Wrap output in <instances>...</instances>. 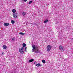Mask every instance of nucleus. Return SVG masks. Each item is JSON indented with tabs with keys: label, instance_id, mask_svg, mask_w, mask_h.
I'll use <instances>...</instances> for the list:
<instances>
[{
	"label": "nucleus",
	"instance_id": "f257e3e1",
	"mask_svg": "<svg viewBox=\"0 0 73 73\" xmlns=\"http://www.w3.org/2000/svg\"><path fill=\"white\" fill-rule=\"evenodd\" d=\"M32 46L33 47V49L32 50V52H33V51H34V50H36V53H39L40 51H38V50H37V48H38V46H37L33 44L32 45Z\"/></svg>",
	"mask_w": 73,
	"mask_h": 73
},
{
	"label": "nucleus",
	"instance_id": "f03ea898",
	"mask_svg": "<svg viewBox=\"0 0 73 73\" xmlns=\"http://www.w3.org/2000/svg\"><path fill=\"white\" fill-rule=\"evenodd\" d=\"M52 48V46L50 45H48L47 46V50L48 52L50 50L51 48Z\"/></svg>",
	"mask_w": 73,
	"mask_h": 73
},
{
	"label": "nucleus",
	"instance_id": "7ed1b4c3",
	"mask_svg": "<svg viewBox=\"0 0 73 73\" xmlns=\"http://www.w3.org/2000/svg\"><path fill=\"white\" fill-rule=\"evenodd\" d=\"M13 16L14 19H17V17H18V16L17 15V13H14L13 14Z\"/></svg>",
	"mask_w": 73,
	"mask_h": 73
},
{
	"label": "nucleus",
	"instance_id": "20e7f679",
	"mask_svg": "<svg viewBox=\"0 0 73 73\" xmlns=\"http://www.w3.org/2000/svg\"><path fill=\"white\" fill-rule=\"evenodd\" d=\"M59 48L60 50H63V51L65 50V49L64 48V46L60 45L59 46Z\"/></svg>",
	"mask_w": 73,
	"mask_h": 73
},
{
	"label": "nucleus",
	"instance_id": "39448f33",
	"mask_svg": "<svg viewBox=\"0 0 73 73\" xmlns=\"http://www.w3.org/2000/svg\"><path fill=\"white\" fill-rule=\"evenodd\" d=\"M4 25L5 27H7V26H8V25H9V23H5L4 24Z\"/></svg>",
	"mask_w": 73,
	"mask_h": 73
},
{
	"label": "nucleus",
	"instance_id": "423d86ee",
	"mask_svg": "<svg viewBox=\"0 0 73 73\" xmlns=\"http://www.w3.org/2000/svg\"><path fill=\"white\" fill-rule=\"evenodd\" d=\"M16 39V38L15 37H13L11 39L12 41H15V40Z\"/></svg>",
	"mask_w": 73,
	"mask_h": 73
},
{
	"label": "nucleus",
	"instance_id": "0eeeda50",
	"mask_svg": "<svg viewBox=\"0 0 73 73\" xmlns=\"http://www.w3.org/2000/svg\"><path fill=\"white\" fill-rule=\"evenodd\" d=\"M42 64H40V63H38L36 64V66H42Z\"/></svg>",
	"mask_w": 73,
	"mask_h": 73
},
{
	"label": "nucleus",
	"instance_id": "6e6552de",
	"mask_svg": "<svg viewBox=\"0 0 73 73\" xmlns=\"http://www.w3.org/2000/svg\"><path fill=\"white\" fill-rule=\"evenodd\" d=\"M34 61V59H31L30 60H29V62H33Z\"/></svg>",
	"mask_w": 73,
	"mask_h": 73
},
{
	"label": "nucleus",
	"instance_id": "1a4fd4ad",
	"mask_svg": "<svg viewBox=\"0 0 73 73\" xmlns=\"http://www.w3.org/2000/svg\"><path fill=\"white\" fill-rule=\"evenodd\" d=\"M3 49H7V46L5 45H3Z\"/></svg>",
	"mask_w": 73,
	"mask_h": 73
},
{
	"label": "nucleus",
	"instance_id": "9d476101",
	"mask_svg": "<svg viewBox=\"0 0 73 73\" xmlns=\"http://www.w3.org/2000/svg\"><path fill=\"white\" fill-rule=\"evenodd\" d=\"M19 52H20L21 54H24V51H22L21 52V49H19Z\"/></svg>",
	"mask_w": 73,
	"mask_h": 73
},
{
	"label": "nucleus",
	"instance_id": "9b49d317",
	"mask_svg": "<svg viewBox=\"0 0 73 73\" xmlns=\"http://www.w3.org/2000/svg\"><path fill=\"white\" fill-rule=\"evenodd\" d=\"M47 22H48V19H47L44 21V23H47Z\"/></svg>",
	"mask_w": 73,
	"mask_h": 73
},
{
	"label": "nucleus",
	"instance_id": "f8f14e48",
	"mask_svg": "<svg viewBox=\"0 0 73 73\" xmlns=\"http://www.w3.org/2000/svg\"><path fill=\"white\" fill-rule=\"evenodd\" d=\"M22 45L23 47H25L26 46V44L25 43H23Z\"/></svg>",
	"mask_w": 73,
	"mask_h": 73
},
{
	"label": "nucleus",
	"instance_id": "ddd939ff",
	"mask_svg": "<svg viewBox=\"0 0 73 73\" xmlns=\"http://www.w3.org/2000/svg\"><path fill=\"white\" fill-rule=\"evenodd\" d=\"M19 35H25V33H19Z\"/></svg>",
	"mask_w": 73,
	"mask_h": 73
},
{
	"label": "nucleus",
	"instance_id": "4468645a",
	"mask_svg": "<svg viewBox=\"0 0 73 73\" xmlns=\"http://www.w3.org/2000/svg\"><path fill=\"white\" fill-rule=\"evenodd\" d=\"M16 11V10H15V9H13L12 10V12H13V13H15Z\"/></svg>",
	"mask_w": 73,
	"mask_h": 73
},
{
	"label": "nucleus",
	"instance_id": "2eb2a0df",
	"mask_svg": "<svg viewBox=\"0 0 73 73\" xmlns=\"http://www.w3.org/2000/svg\"><path fill=\"white\" fill-rule=\"evenodd\" d=\"M42 62H43V64H45V60H42Z\"/></svg>",
	"mask_w": 73,
	"mask_h": 73
},
{
	"label": "nucleus",
	"instance_id": "dca6fc26",
	"mask_svg": "<svg viewBox=\"0 0 73 73\" xmlns=\"http://www.w3.org/2000/svg\"><path fill=\"white\" fill-rule=\"evenodd\" d=\"M22 15H23V16H25V15H26V13H25V12H23L22 13Z\"/></svg>",
	"mask_w": 73,
	"mask_h": 73
},
{
	"label": "nucleus",
	"instance_id": "f3484780",
	"mask_svg": "<svg viewBox=\"0 0 73 73\" xmlns=\"http://www.w3.org/2000/svg\"><path fill=\"white\" fill-rule=\"evenodd\" d=\"M32 3V1H30L29 2V4H31V3Z\"/></svg>",
	"mask_w": 73,
	"mask_h": 73
},
{
	"label": "nucleus",
	"instance_id": "a211bd4d",
	"mask_svg": "<svg viewBox=\"0 0 73 73\" xmlns=\"http://www.w3.org/2000/svg\"><path fill=\"white\" fill-rule=\"evenodd\" d=\"M11 22L12 24H14V23H15V21L12 20L11 21Z\"/></svg>",
	"mask_w": 73,
	"mask_h": 73
},
{
	"label": "nucleus",
	"instance_id": "6ab92c4d",
	"mask_svg": "<svg viewBox=\"0 0 73 73\" xmlns=\"http://www.w3.org/2000/svg\"><path fill=\"white\" fill-rule=\"evenodd\" d=\"M21 50L22 51L23 50H24V47H21Z\"/></svg>",
	"mask_w": 73,
	"mask_h": 73
},
{
	"label": "nucleus",
	"instance_id": "aec40b11",
	"mask_svg": "<svg viewBox=\"0 0 73 73\" xmlns=\"http://www.w3.org/2000/svg\"><path fill=\"white\" fill-rule=\"evenodd\" d=\"M22 1H24L25 2H26V1H28V0H22Z\"/></svg>",
	"mask_w": 73,
	"mask_h": 73
},
{
	"label": "nucleus",
	"instance_id": "412c9836",
	"mask_svg": "<svg viewBox=\"0 0 73 73\" xmlns=\"http://www.w3.org/2000/svg\"><path fill=\"white\" fill-rule=\"evenodd\" d=\"M33 52H34L35 53H36V50H34V51H33Z\"/></svg>",
	"mask_w": 73,
	"mask_h": 73
},
{
	"label": "nucleus",
	"instance_id": "4be33fe9",
	"mask_svg": "<svg viewBox=\"0 0 73 73\" xmlns=\"http://www.w3.org/2000/svg\"><path fill=\"white\" fill-rule=\"evenodd\" d=\"M2 55H3V54H4V52H2Z\"/></svg>",
	"mask_w": 73,
	"mask_h": 73
},
{
	"label": "nucleus",
	"instance_id": "5701e85b",
	"mask_svg": "<svg viewBox=\"0 0 73 73\" xmlns=\"http://www.w3.org/2000/svg\"><path fill=\"white\" fill-rule=\"evenodd\" d=\"M27 47H26L25 48V50H26V49H27Z\"/></svg>",
	"mask_w": 73,
	"mask_h": 73
},
{
	"label": "nucleus",
	"instance_id": "b1692460",
	"mask_svg": "<svg viewBox=\"0 0 73 73\" xmlns=\"http://www.w3.org/2000/svg\"><path fill=\"white\" fill-rule=\"evenodd\" d=\"M34 25H36V23H34Z\"/></svg>",
	"mask_w": 73,
	"mask_h": 73
},
{
	"label": "nucleus",
	"instance_id": "393cba45",
	"mask_svg": "<svg viewBox=\"0 0 73 73\" xmlns=\"http://www.w3.org/2000/svg\"><path fill=\"white\" fill-rule=\"evenodd\" d=\"M25 52H26V50H25Z\"/></svg>",
	"mask_w": 73,
	"mask_h": 73
},
{
	"label": "nucleus",
	"instance_id": "a878e982",
	"mask_svg": "<svg viewBox=\"0 0 73 73\" xmlns=\"http://www.w3.org/2000/svg\"><path fill=\"white\" fill-rule=\"evenodd\" d=\"M29 42L30 43V42Z\"/></svg>",
	"mask_w": 73,
	"mask_h": 73
},
{
	"label": "nucleus",
	"instance_id": "bb28decb",
	"mask_svg": "<svg viewBox=\"0 0 73 73\" xmlns=\"http://www.w3.org/2000/svg\"><path fill=\"white\" fill-rule=\"evenodd\" d=\"M31 24H32V23H31Z\"/></svg>",
	"mask_w": 73,
	"mask_h": 73
}]
</instances>
